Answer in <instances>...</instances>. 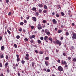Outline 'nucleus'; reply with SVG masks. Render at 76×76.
<instances>
[{
  "instance_id": "f257e3e1",
  "label": "nucleus",
  "mask_w": 76,
  "mask_h": 76,
  "mask_svg": "<svg viewBox=\"0 0 76 76\" xmlns=\"http://www.w3.org/2000/svg\"><path fill=\"white\" fill-rule=\"evenodd\" d=\"M58 70L60 72H61L63 70V67L61 66H59L58 67Z\"/></svg>"
},
{
  "instance_id": "f03ea898",
  "label": "nucleus",
  "mask_w": 76,
  "mask_h": 76,
  "mask_svg": "<svg viewBox=\"0 0 76 76\" xmlns=\"http://www.w3.org/2000/svg\"><path fill=\"white\" fill-rule=\"evenodd\" d=\"M56 43L57 44H59V46H60V45H61V41L59 40H57L56 41Z\"/></svg>"
},
{
  "instance_id": "7ed1b4c3",
  "label": "nucleus",
  "mask_w": 76,
  "mask_h": 76,
  "mask_svg": "<svg viewBox=\"0 0 76 76\" xmlns=\"http://www.w3.org/2000/svg\"><path fill=\"white\" fill-rule=\"evenodd\" d=\"M72 35L73 37H72V38L73 39H76V34L75 33L73 34Z\"/></svg>"
},
{
  "instance_id": "20e7f679",
  "label": "nucleus",
  "mask_w": 76,
  "mask_h": 76,
  "mask_svg": "<svg viewBox=\"0 0 76 76\" xmlns=\"http://www.w3.org/2000/svg\"><path fill=\"white\" fill-rule=\"evenodd\" d=\"M52 22L53 24H54V25L57 23V21L56 20V19H53L52 20Z\"/></svg>"
},
{
  "instance_id": "39448f33",
  "label": "nucleus",
  "mask_w": 76,
  "mask_h": 76,
  "mask_svg": "<svg viewBox=\"0 0 76 76\" xmlns=\"http://www.w3.org/2000/svg\"><path fill=\"white\" fill-rule=\"evenodd\" d=\"M61 64H67V63L66 62V61H64L63 60H62L61 61Z\"/></svg>"
},
{
  "instance_id": "423d86ee",
  "label": "nucleus",
  "mask_w": 76,
  "mask_h": 76,
  "mask_svg": "<svg viewBox=\"0 0 76 76\" xmlns=\"http://www.w3.org/2000/svg\"><path fill=\"white\" fill-rule=\"evenodd\" d=\"M48 40V36H45L44 37V40L45 41H46L47 40Z\"/></svg>"
},
{
  "instance_id": "0eeeda50",
  "label": "nucleus",
  "mask_w": 76,
  "mask_h": 76,
  "mask_svg": "<svg viewBox=\"0 0 76 76\" xmlns=\"http://www.w3.org/2000/svg\"><path fill=\"white\" fill-rule=\"evenodd\" d=\"M32 10L34 12H36L37 11V8L35 7H33L32 8Z\"/></svg>"
},
{
  "instance_id": "6e6552de",
  "label": "nucleus",
  "mask_w": 76,
  "mask_h": 76,
  "mask_svg": "<svg viewBox=\"0 0 76 76\" xmlns=\"http://www.w3.org/2000/svg\"><path fill=\"white\" fill-rule=\"evenodd\" d=\"M32 18L33 19V20H34V22H36V21H37V18H36V17H33Z\"/></svg>"
},
{
  "instance_id": "1a4fd4ad",
  "label": "nucleus",
  "mask_w": 76,
  "mask_h": 76,
  "mask_svg": "<svg viewBox=\"0 0 76 76\" xmlns=\"http://www.w3.org/2000/svg\"><path fill=\"white\" fill-rule=\"evenodd\" d=\"M45 63L46 66H48V64H49L48 62L47 61H45Z\"/></svg>"
},
{
  "instance_id": "9d476101",
  "label": "nucleus",
  "mask_w": 76,
  "mask_h": 76,
  "mask_svg": "<svg viewBox=\"0 0 76 76\" xmlns=\"http://www.w3.org/2000/svg\"><path fill=\"white\" fill-rule=\"evenodd\" d=\"M46 34L48 36H49V35H51V33H50V32L49 31Z\"/></svg>"
},
{
  "instance_id": "9b49d317",
  "label": "nucleus",
  "mask_w": 76,
  "mask_h": 76,
  "mask_svg": "<svg viewBox=\"0 0 76 76\" xmlns=\"http://www.w3.org/2000/svg\"><path fill=\"white\" fill-rule=\"evenodd\" d=\"M0 57H1V58H3V57H4L3 55H2L1 53H0Z\"/></svg>"
},
{
  "instance_id": "f8f14e48",
  "label": "nucleus",
  "mask_w": 76,
  "mask_h": 76,
  "mask_svg": "<svg viewBox=\"0 0 76 76\" xmlns=\"http://www.w3.org/2000/svg\"><path fill=\"white\" fill-rule=\"evenodd\" d=\"M25 59L27 60H29V57L26 56L25 57Z\"/></svg>"
},
{
  "instance_id": "ddd939ff",
  "label": "nucleus",
  "mask_w": 76,
  "mask_h": 76,
  "mask_svg": "<svg viewBox=\"0 0 76 76\" xmlns=\"http://www.w3.org/2000/svg\"><path fill=\"white\" fill-rule=\"evenodd\" d=\"M8 65H9V63L7 62L5 64V67H7V66H8Z\"/></svg>"
},
{
  "instance_id": "4468645a",
  "label": "nucleus",
  "mask_w": 76,
  "mask_h": 76,
  "mask_svg": "<svg viewBox=\"0 0 76 76\" xmlns=\"http://www.w3.org/2000/svg\"><path fill=\"white\" fill-rule=\"evenodd\" d=\"M38 6L39 7H42V4H39L38 5Z\"/></svg>"
},
{
  "instance_id": "2eb2a0df",
  "label": "nucleus",
  "mask_w": 76,
  "mask_h": 76,
  "mask_svg": "<svg viewBox=\"0 0 76 76\" xmlns=\"http://www.w3.org/2000/svg\"><path fill=\"white\" fill-rule=\"evenodd\" d=\"M37 28L38 29H39V30H40V29H42V27H41V26L38 27H37Z\"/></svg>"
},
{
  "instance_id": "dca6fc26",
  "label": "nucleus",
  "mask_w": 76,
  "mask_h": 76,
  "mask_svg": "<svg viewBox=\"0 0 76 76\" xmlns=\"http://www.w3.org/2000/svg\"><path fill=\"white\" fill-rule=\"evenodd\" d=\"M1 50H4V47L3 46H2L1 47Z\"/></svg>"
},
{
  "instance_id": "f3484780",
  "label": "nucleus",
  "mask_w": 76,
  "mask_h": 76,
  "mask_svg": "<svg viewBox=\"0 0 76 76\" xmlns=\"http://www.w3.org/2000/svg\"><path fill=\"white\" fill-rule=\"evenodd\" d=\"M58 33H60L62 32V31L61 30H58Z\"/></svg>"
},
{
  "instance_id": "a211bd4d",
  "label": "nucleus",
  "mask_w": 76,
  "mask_h": 76,
  "mask_svg": "<svg viewBox=\"0 0 76 76\" xmlns=\"http://www.w3.org/2000/svg\"><path fill=\"white\" fill-rule=\"evenodd\" d=\"M36 15L37 16H38V15H39V13L37 12L36 13Z\"/></svg>"
},
{
  "instance_id": "6ab92c4d",
  "label": "nucleus",
  "mask_w": 76,
  "mask_h": 76,
  "mask_svg": "<svg viewBox=\"0 0 76 76\" xmlns=\"http://www.w3.org/2000/svg\"><path fill=\"white\" fill-rule=\"evenodd\" d=\"M7 31L8 33V34H11L10 31H9V29H7Z\"/></svg>"
},
{
  "instance_id": "aec40b11",
  "label": "nucleus",
  "mask_w": 76,
  "mask_h": 76,
  "mask_svg": "<svg viewBox=\"0 0 76 76\" xmlns=\"http://www.w3.org/2000/svg\"><path fill=\"white\" fill-rule=\"evenodd\" d=\"M49 39L50 41H53V38H52L49 37Z\"/></svg>"
},
{
  "instance_id": "412c9836",
  "label": "nucleus",
  "mask_w": 76,
  "mask_h": 76,
  "mask_svg": "<svg viewBox=\"0 0 76 76\" xmlns=\"http://www.w3.org/2000/svg\"><path fill=\"white\" fill-rule=\"evenodd\" d=\"M44 8L45 9H47V6L45 5H44Z\"/></svg>"
},
{
  "instance_id": "4be33fe9",
  "label": "nucleus",
  "mask_w": 76,
  "mask_h": 76,
  "mask_svg": "<svg viewBox=\"0 0 76 76\" xmlns=\"http://www.w3.org/2000/svg\"><path fill=\"white\" fill-rule=\"evenodd\" d=\"M37 42H38V44H41V40H38L37 41Z\"/></svg>"
},
{
  "instance_id": "5701e85b",
  "label": "nucleus",
  "mask_w": 76,
  "mask_h": 76,
  "mask_svg": "<svg viewBox=\"0 0 76 76\" xmlns=\"http://www.w3.org/2000/svg\"><path fill=\"white\" fill-rule=\"evenodd\" d=\"M34 65H35V63H34V62H32V67H34Z\"/></svg>"
},
{
  "instance_id": "b1692460",
  "label": "nucleus",
  "mask_w": 76,
  "mask_h": 76,
  "mask_svg": "<svg viewBox=\"0 0 76 76\" xmlns=\"http://www.w3.org/2000/svg\"><path fill=\"white\" fill-rule=\"evenodd\" d=\"M14 47L15 48H17V45H16V44H14Z\"/></svg>"
},
{
  "instance_id": "393cba45",
  "label": "nucleus",
  "mask_w": 76,
  "mask_h": 76,
  "mask_svg": "<svg viewBox=\"0 0 76 76\" xmlns=\"http://www.w3.org/2000/svg\"><path fill=\"white\" fill-rule=\"evenodd\" d=\"M18 31H20V32H22V29L20 28L18 30Z\"/></svg>"
},
{
  "instance_id": "a878e982",
  "label": "nucleus",
  "mask_w": 76,
  "mask_h": 76,
  "mask_svg": "<svg viewBox=\"0 0 76 76\" xmlns=\"http://www.w3.org/2000/svg\"><path fill=\"white\" fill-rule=\"evenodd\" d=\"M16 38H17V39H19V38H20V36L19 35H18L16 37Z\"/></svg>"
},
{
  "instance_id": "bb28decb",
  "label": "nucleus",
  "mask_w": 76,
  "mask_h": 76,
  "mask_svg": "<svg viewBox=\"0 0 76 76\" xmlns=\"http://www.w3.org/2000/svg\"><path fill=\"white\" fill-rule=\"evenodd\" d=\"M26 57H29V55L28 54H26Z\"/></svg>"
},
{
  "instance_id": "cd10ccee",
  "label": "nucleus",
  "mask_w": 76,
  "mask_h": 76,
  "mask_svg": "<svg viewBox=\"0 0 76 76\" xmlns=\"http://www.w3.org/2000/svg\"><path fill=\"white\" fill-rule=\"evenodd\" d=\"M45 33L47 34V32H48V30L47 29H45Z\"/></svg>"
},
{
  "instance_id": "c85d7f7f",
  "label": "nucleus",
  "mask_w": 76,
  "mask_h": 76,
  "mask_svg": "<svg viewBox=\"0 0 76 76\" xmlns=\"http://www.w3.org/2000/svg\"><path fill=\"white\" fill-rule=\"evenodd\" d=\"M25 61H23V60H22L21 61V63H22V64H25Z\"/></svg>"
},
{
  "instance_id": "c756f323",
  "label": "nucleus",
  "mask_w": 76,
  "mask_h": 76,
  "mask_svg": "<svg viewBox=\"0 0 76 76\" xmlns=\"http://www.w3.org/2000/svg\"><path fill=\"white\" fill-rule=\"evenodd\" d=\"M66 58L68 59V60H71L72 59V58H71V57H69L68 58L67 57H66Z\"/></svg>"
},
{
  "instance_id": "7c9ffc66",
  "label": "nucleus",
  "mask_w": 76,
  "mask_h": 76,
  "mask_svg": "<svg viewBox=\"0 0 76 76\" xmlns=\"http://www.w3.org/2000/svg\"><path fill=\"white\" fill-rule=\"evenodd\" d=\"M69 35V32H66V35L68 36Z\"/></svg>"
},
{
  "instance_id": "2f4dec72",
  "label": "nucleus",
  "mask_w": 76,
  "mask_h": 76,
  "mask_svg": "<svg viewBox=\"0 0 76 76\" xmlns=\"http://www.w3.org/2000/svg\"><path fill=\"white\" fill-rule=\"evenodd\" d=\"M61 15L62 16H64V13L63 12H61Z\"/></svg>"
},
{
  "instance_id": "473e14b6",
  "label": "nucleus",
  "mask_w": 76,
  "mask_h": 76,
  "mask_svg": "<svg viewBox=\"0 0 76 76\" xmlns=\"http://www.w3.org/2000/svg\"><path fill=\"white\" fill-rule=\"evenodd\" d=\"M20 61V58H17V61H18H18Z\"/></svg>"
},
{
  "instance_id": "72a5a7b5",
  "label": "nucleus",
  "mask_w": 76,
  "mask_h": 76,
  "mask_svg": "<svg viewBox=\"0 0 76 76\" xmlns=\"http://www.w3.org/2000/svg\"><path fill=\"white\" fill-rule=\"evenodd\" d=\"M45 59L47 60H49V58H48V57H46L45 58Z\"/></svg>"
},
{
  "instance_id": "f704fd0d",
  "label": "nucleus",
  "mask_w": 76,
  "mask_h": 76,
  "mask_svg": "<svg viewBox=\"0 0 76 76\" xmlns=\"http://www.w3.org/2000/svg\"><path fill=\"white\" fill-rule=\"evenodd\" d=\"M0 67H3V65H2V64H1V63H0Z\"/></svg>"
},
{
  "instance_id": "c9c22d12",
  "label": "nucleus",
  "mask_w": 76,
  "mask_h": 76,
  "mask_svg": "<svg viewBox=\"0 0 76 76\" xmlns=\"http://www.w3.org/2000/svg\"><path fill=\"white\" fill-rule=\"evenodd\" d=\"M47 10H45L43 11V13H47Z\"/></svg>"
},
{
  "instance_id": "e433bc0d",
  "label": "nucleus",
  "mask_w": 76,
  "mask_h": 76,
  "mask_svg": "<svg viewBox=\"0 0 76 76\" xmlns=\"http://www.w3.org/2000/svg\"><path fill=\"white\" fill-rule=\"evenodd\" d=\"M39 53L40 54H43V52L42 51H39Z\"/></svg>"
},
{
  "instance_id": "4c0bfd02",
  "label": "nucleus",
  "mask_w": 76,
  "mask_h": 76,
  "mask_svg": "<svg viewBox=\"0 0 76 76\" xmlns=\"http://www.w3.org/2000/svg\"><path fill=\"white\" fill-rule=\"evenodd\" d=\"M6 58L7 59H8V58H9V57L8 56H7V55L6 56Z\"/></svg>"
},
{
  "instance_id": "58836bf2",
  "label": "nucleus",
  "mask_w": 76,
  "mask_h": 76,
  "mask_svg": "<svg viewBox=\"0 0 76 76\" xmlns=\"http://www.w3.org/2000/svg\"><path fill=\"white\" fill-rule=\"evenodd\" d=\"M20 25H23V22H21L20 23Z\"/></svg>"
},
{
  "instance_id": "ea45409f",
  "label": "nucleus",
  "mask_w": 76,
  "mask_h": 76,
  "mask_svg": "<svg viewBox=\"0 0 76 76\" xmlns=\"http://www.w3.org/2000/svg\"><path fill=\"white\" fill-rule=\"evenodd\" d=\"M39 13H41V12H42V10L41 9H39Z\"/></svg>"
},
{
  "instance_id": "a19ab883",
  "label": "nucleus",
  "mask_w": 76,
  "mask_h": 76,
  "mask_svg": "<svg viewBox=\"0 0 76 76\" xmlns=\"http://www.w3.org/2000/svg\"><path fill=\"white\" fill-rule=\"evenodd\" d=\"M63 56H66V53H64L63 54Z\"/></svg>"
},
{
  "instance_id": "79ce46f5",
  "label": "nucleus",
  "mask_w": 76,
  "mask_h": 76,
  "mask_svg": "<svg viewBox=\"0 0 76 76\" xmlns=\"http://www.w3.org/2000/svg\"><path fill=\"white\" fill-rule=\"evenodd\" d=\"M24 41H28V39L27 38H25L24 39Z\"/></svg>"
},
{
  "instance_id": "37998d69",
  "label": "nucleus",
  "mask_w": 76,
  "mask_h": 76,
  "mask_svg": "<svg viewBox=\"0 0 76 76\" xmlns=\"http://www.w3.org/2000/svg\"><path fill=\"white\" fill-rule=\"evenodd\" d=\"M40 39L41 40H43L44 39V37H41L40 38Z\"/></svg>"
},
{
  "instance_id": "c03bdc74",
  "label": "nucleus",
  "mask_w": 76,
  "mask_h": 76,
  "mask_svg": "<svg viewBox=\"0 0 76 76\" xmlns=\"http://www.w3.org/2000/svg\"><path fill=\"white\" fill-rule=\"evenodd\" d=\"M12 15V13L11 12H10L9 14H8V15L9 16H10Z\"/></svg>"
},
{
  "instance_id": "a18cd8bd",
  "label": "nucleus",
  "mask_w": 76,
  "mask_h": 76,
  "mask_svg": "<svg viewBox=\"0 0 76 76\" xmlns=\"http://www.w3.org/2000/svg\"><path fill=\"white\" fill-rule=\"evenodd\" d=\"M31 29H33L34 28V26H31Z\"/></svg>"
},
{
  "instance_id": "49530a36",
  "label": "nucleus",
  "mask_w": 76,
  "mask_h": 76,
  "mask_svg": "<svg viewBox=\"0 0 76 76\" xmlns=\"http://www.w3.org/2000/svg\"><path fill=\"white\" fill-rule=\"evenodd\" d=\"M43 23H46V21L45 20H43Z\"/></svg>"
},
{
  "instance_id": "de8ad7c7",
  "label": "nucleus",
  "mask_w": 76,
  "mask_h": 76,
  "mask_svg": "<svg viewBox=\"0 0 76 76\" xmlns=\"http://www.w3.org/2000/svg\"><path fill=\"white\" fill-rule=\"evenodd\" d=\"M30 42H31L32 43H33L34 42V41H33L32 40H31L30 41Z\"/></svg>"
},
{
  "instance_id": "09e8293b",
  "label": "nucleus",
  "mask_w": 76,
  "mask_h": 76,
  "mask_svg": "<svg viewBox=\"0 0 76 76\" xmlns=\"http://www.w3.org/2000/svg\"><path fill=\"white\" fill-rule=\"evenodd\" d=\"M24 22L25 23H27V21H26V20H24Z\"/></svg>"
},
{
  "instance_id": "8fccbe9b",
  "label": "nucleus",
  "mask_w": 76,
  "mask_h": 76,
  "mask_svg": "<svg viewBox=\"0 0 76 76\" xmlns=\"http://www.w3.org/2000/svg\"><path fill=\"white\" fill-rule=\"evenodd\" d=\"M40 26H41V25H40V24H38V26H37V27H39Z\"/></svg>"
},
{
  "instance_id": "3c124183",
  "label": "nucleus",
  "mask_w": 76,
  "mask_h": 76,
  "mask_svg": "<svg viewBox=\"0 0 76 76\" xmlns=\"http://www.w3.org/2000/svg\"><path fill=\"white\" fill-rule=\"evenodd\" d=\"M16 56L17 58H19V55H16Z\"/></svg>"
},
{
  "instance_id": "603ef678",
  "label": "nucleus",
  "mask_w": 76,
  "mask_h": 76,
  "mask_svg": "<svg viewBox=\"0 0 76 76\" xmlns=\"http://www.w3.org/2000/svg\"><path fill=\"white\" fill-rule=\"evenodd\" d=\"M31 37H32V38H35V36L34 35H32Z\"/></svg>"
},
{
  "instance_id": "864d4df0",
  "label": "nucleus",
  "mask_w": 76,
  "mask_h": 76,
  "mask_svg": "<svg viewBox=\"0 0 76 76\" xmlns=\"http://www.w3.org/2000/svg\"><path fill=\"white\" fill-rule=\"evenodd\" d=\"M73 60L74 61H76V59L75 58H74Z\"/></svg>"
},
{
  "instance_id": "5fc2aeb1",
  "label": "nucleus",
  "mask_w": 76,
  "mask_h": 76,
  "mask_svg": "<svg viewBox=\"0 0 76 76\" xmlns=\"http://www.w3.org/2000/svg\"><path fill=\"white\" fill-rule=\"evenodd\" d=\"M34 51H35V53H37V54H38V51H37V50H35Z\"/></svg>"
},
{
  "instance_id": "6e6d98bb",
  "label": "nucleus",
  "mask_w": 76,
  "mask_h": 76,
  "mask_svg": "<svg viewBox=\"0 0 76 76\" xmlns=\"http://www.w3.org/2000/svg\"><path fill=\"white\" fill-rule=\"evenodd\" d=\"M41 32H42V33H44V29H42L41 31Z\"/></svg>"
},
{
  "instance_id": "4d7b16f0",
  "label": "nucleus",
  "mask_w": 76,
  "mask_h": 76,
  "mask_svg": "<svg viewBox=\"0 0 76 76\" xmlns=\"http://www.w3.org/2000/svg\"><path fill=\"white\" fill-rule=\"evenodd\" d=\"M56 17H59V15H58V14H56Z\"/></svg>"
},
{
  "instance_id": "13d9d810",
  "label": "nucleus",
  "mask_w": 76,
  "mask_h": 76,
  "mask_svg": "<svg viewBox=\"0 0 76 76\" xmlns=\"http://www.w3.org/2000/svg\"><path fill=\"white\" fill-rule=\"evenodd\" d=\"M18 76H20V74L19 73H18Z\"/></svg>"
},
{
  "instance_id": "bf43d9fd",
  "label": "nucleus",
  "mask_w": 76,
  "mask_h": 76,
  "mask_svg": "<svg viewBox=\"0 0 76 76\" xmlns=\"http://www.w3.org/2000/svg\"><path fill=\"white\" fill-rule=\"evenodd\" d=\"M29 16H28V17H26V19L28 20V19H29Z\"/></svg>"
},
{
  "instance_id": "052dcab7",
  "label": "nucleus",
  "mask_w": 76,
  "mask_h": 76,
  "mask_svg": "<svg viewBox=\"0 0 76 76\" xmlns=\"http://www.w3.org/2000/svg\"><path fill=\"white\" fill-rule=\"evenodd\" d=\"M47 71L48 72H50V70L49 69H48L47 70Z\"/></svg>"
},
{
  "instance_id": "680f3d73",
  "label": "nucleus",
  "mask_w": 76,
  "mask_h": 76,
  "mask_svg": "<svg viewBox=\"0 0 76 76\" xmlns=\"http://www.w3.org/2000/svg\"><path fill=\"white\" fill-rule=\"evenodd\" d=\"M2 37L0 36V41H1L2 39Z\"/></svg>"
},
{
  "instance_id": "e2e57ef3",
  "label": "nucleus",
  "mask_w": 76,
  "mask_h": 76,
  "mask_svg": "<svg viewBox=\"0 0 76 76\" xmlns=\"http://www.w3.org/2000/svg\"><path fill=\"white\" fill-rule=\"evenodd\" d=\"M9 1V0H6V2L7 3H8Z\"/></svg>"
},
{
  "instance_id": "0e129e2a",
  "label": "nucleus",
  "mask_w": 76,
  "mask_h": 76,
  "mask_svg": "<svg viewBox=\"0 0 76 76\" xmlns=\"http://www.w3.org/2000/svg\"><path fill=\"white\" fill-rule=\"evenodd\" d=\"M58 63H60V60L59 59H58Z\"/></svg>"
},
{
  "instance_id": "69168bd1",
  "label": "nucleus",
  "mask_w": 76,
  "mask_h": 76,
  "mask_svg": "<svg viewBox=\"0 0 76 76\" xmlns=\"http://www.w3.org/2000/svg\"><path fill=\"white\" fill-rule=\"evenodd\" d=\"M72 49H75V48H74V46H72Z\"/></svg>"
},
{
  "instance_id": "338daca9",
  "label": "nucleus",
  "mask_w": 76,
  "mask_h": 76,
  "mask_svg": "<svg viewBox=\"0 0 76 76\" xmlns=\"http://www.w3.org/2000/svg\"><path fill=\"white\" fill-rule=\"evenodd\" d=\"M56 52H57V53H58V51H59V50H58L56 49Z\"/></svg>"
},
{
  "instance_id": "774afa93",
  "label": "nucleus",
  "mask_w": 76,
  "mask_h": 76,
  "mask_svg": "<svg viewBox=\"0 0 76 76\" xmlns=\"http://www.w3.org/2000/svg\"><path fill=\"white\" fill-rule=\"evenodd\" d=\"M0 76H4L3 75V73H2L0 75Z\"/></svg>"
}]
</instances>
